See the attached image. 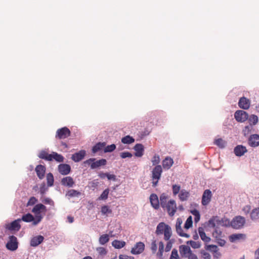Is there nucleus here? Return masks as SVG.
Listing matches in <instances>:
<instances>
[{
    "instance_id": "obj_43",
    "label": "nucleus",
    "mask_w": 259,
    "mask_h": 259,
    "mask_svg": "<svg viewBox=\"0 0 259 259\" xmlns=\"http://www.w3.org/2000/svg\"><path fill=\"white\" fill-rule=\"evenodd\" d=\"M219 227H215L214 231L212 233V236L217 239L220 238L222 234V232L219 229Z\"/></svg>"
},
{
    "instance_id": "obj_64",
    "label": "nucleus",
    "mask_w": 259,
    "mask_h": 259,
    "mask_svg": "<svg viewBox=\"0 0 259 259\" xmlns=\"http://www.w3.org/2000/svg\"><path fill=\"white\" fill-rule=\"evenodd\" d=\"M186 257L188 259H198L197 255L192 252Z\"/></svg>"
},
{
    "instance_id": "obj_28",
    "label": "nucleus",
    "mask_w": 259,
    "mask_h": 259,
    "mask_svg": "<svg viewBox=\"0 0 259 259\" xmlns=\"http://www.w3.org/2000/svg\"><path fill=\"white\" fill-rule=\"evenodd\" d=\"M38 157L42 159L48 161H52V153L49 154L45 151H41L39 153Z\"/></svg>"
},
{
    "instance_id": "obj_35",
    "label": "nucleus",
    "mask_w": 259,
    "mask_h": 259,
    "mask_svg": "<svg viewBox=\"0 0 259 259\" xmlns=\"http://www.w3.org/2000/svg\"><path fill=\"white\" fill-rule=\"evenodd\" d=\"M109 240V236L108 234H103L101 235L99 239V243L104 245L107 243Z\"/></svg>"
},
{
    "instance_id": "obj_14",
    "label": "nucleus",
    "mask_w": 259,
    "mask_h": 259,
    "mask_svg": "<svg viewBox=\"0 0 259 259\" xmlns=\"http://www.w3.org/2000/svg\"><path fill=\"white\" fill-rule=\"evenodd\" d=\"M59 172L62 175H67L71 171V167L67 164H60L58 167Z\"/></svg>"
},
{
    "instance_id": "obj_12",
    "label": "nucleus",
    "mask_w": 259,
    "mask_h": 259,
    "mask_svg": "<svg viewBox=\"0 0 259 259\" xmlns=\"http://www.w3.org/2000/svg\"><path fill=\"white\" fill-rule=\"evenodd\" d=\"M243 226V218L241 216L236 217L231 222V226L236 229L240 228Z\"/></svg>"
},
{
    "instance_id": "obj_60",
    "label": "nucleus",
    "mask_w": 259,
    "mask_h": 259,
    "mask_svg": "<svg viewBox=\"0 0 259 259\" xmlns=\"http://www.w3.org/2000/svg\"><path fill=\"white\" fill-rule=\"evenodd\" d=\"M120 157L122 158H125L126 157H132V154L129 152H123L120 153Z\"/></svg>"
},
{
    "instance_id": "obj_15",
    "label": "nucleus",
    "mask_w": 259,
    "mask_h": 259,
    "mask_svg": "<svg viewBox=\"0 0 259 259\" xmlns=\"http://www.w3.org/2000/svg\"><path fill=\"white\" fill-rule=\"evenodd\" d=\"M85 154L86 152L85 150H80L79 152L72 154L71 159L75 162H79L83 159Z\"/></svg>"
},
{
    "instance_id": "obj_59",
    "label": "nucleus",
    "mask_w": 259,
    "mask_h": 259,
    "mask_svg": "<svg viewBox=\"0 0 259 259\" xmlns=\"http://www.w3.org/2000/svg\"><path fill=\"white\" fill-rule=\"evenodd\" d=\"M97 250L100 255H105L107 253L106 249L104 247H98Z\"/></svg>"
},
{
    "instance_id": "obj_1",
    "label": "nucleus",
    "mask_w": 259,
    "mask_h": 259,
    "mask_svg": "<svg viewBox=\"0 0 259 259\" xmlns=\"http://www.w3.org/2000/svg\"><path fill=\"white\" fill-rule=\"evenodd\" d=\"M207 225L210 228H215V227L231 226V222L227 218L220 219L218 216H214L211 218L207 222Z\"/></svg>"
},
{
    "instance_id": "obj_55",
    "label": "nucleus",
    "mask_w": 259,
    "mask_h": 259,
    "mask_svg": "<svg viewBox=\"0 0 259 259\" xmlns=\"http://www.w3.org/2000/svg\"><path fill=\"white\" fill-rule=\"evenodd\" d=\"M169 259H179L178 251L176 249H172Z\"/></svg>"
},
{
    "instance_id": "obj_54",
    "label": "nucleus",
    "mask_w": 259,
    "mask_h": 259,
    "mask_svg": "<svg viewBox=\"0 0 259 259\" xmlns=\"http://www.w3.org/2000/svg\"><path fill=\"white\" fill-rule=\"evenodd\" d=\"M250 106V100L244 96V110H247Z\"/></svg>"
},
{
    "instance_id": "obj_24",
    "label": "nucleus",
    "mask_w": 259,
    "mask_h": 259,
    "mask_svg": "<svg viewBox=\"0 0 259 259\" xmlns=\"http://www.w3.org/2000/svg\"><path fill=\"white\" fill-rule=\"evenodd\" d=\"M105 146V142H98L93 147L92 149V153L95 154L98 152V151L104 148Z\"/></svg>"
},
{
    "instance_id": "obj_6",
    "label": "nucleus",
    "mask_w": 259,
    "mask_h": 259,
    "mask_svg": "<svg viewBox=\"0 0 259 259\" xmlns=\"http://www.w3.org/2000/svg\"><path fill=\"white\" fill-rule=\"evenodd\" d=\"M6 248L11 251L17 250L18 247V242L16 237L14 235L10 236L9 241L6 244Z\"/></svg>"
},
{
    "instance_id": "obj_50",
    "label": "nucleus",
    "mask_w": 259,
    "mask_h": 259,
    "mask_svg": "<svg viewBox=\"0 0 259 259\" xmlns=\"http://www.w3.org/2000/svg\"><path fill=\"white\" fill-rule=\"evenodd\" d=\"M200 254L201 259H211V255L210 254L205 250H201Z\"/></svg>"
},
{
    "instance_id": "obj_17",
    "label": "nucleus",
    "mask_w": 259,
    "mask_h": 259,
    "mask_svg": "<svg viewBox=\"0 0 259 259\" xmlns=\"http://www.w3.org/2000/svg\"><path fill=\"white\" fill-rule=\"evenodd\" d=\"M44 237L41 235H38L32 237L30 240V246L36 247L43 242Z\"/></svg>"
},
{
    "instance_id": "obj_49",
    "label": "nucleus",
    "mask_w": 259,
    "mask_h": 259,
    "mask_svg": "<svg viewBox=\"0 0 259 259\" xmlns=\"http://www.w3.org/2000/svg\"><path fill=\"white\" fill-rule=\"evenodd\" d=\"M172 190L174 195H177L181 191V186L179 185H173L172 186Z\"/></svg>"
},
{
    "instance_id": "obj_16",
    "label": "nucleus",
    "mask_w": 259,
    "mask_h": 259,
    "mask_svg": "<svg viewBox=\"0 0 259 259\" xmlns=\"http://www.w3.org/2000/svg\"><path fill=\"white\" fill-rule=\"evenodd\" d=\"M46 170V167L42 165L39 164L36 166L35 171L39 179L42 180L44 178Z\"/></svg>"
},
{
    "instance_id": "obj_4",
    "label": "nucleus",
    "mask_w": 259,
    "mask_h": 259,
    "mask_svg": "<svg viewBox=\"0 0 259 259\" xmlns=\"http://www.w3.org/2000/svg\"><path fill=\"white\" fill-rule=\"evenodd\" d=\"M84 163L90 165L92 169H95L101 166H104L107 164L105 159H101L96 161L94 158H91L84 161Z\"/></svg>"
},
{
    "instance_id": "obj_9",
    "label": "nucleus",
    "mask_w": 259,
    "mask_h": 259,
    "mask_svg": "<svg viewBox=\"0 0 259 259\" xmlns=\"http://www.w3.org/2000/svg\"><path fill=\"white\" fill-rule=\"evenodd\" d=\"M145 249V244L143 242H137L132 248L131 252L133 254H139L143 252Z\"/></svg>"
},
{
    "instance_id": "obj_22",
    "label": "nucleus",
    "mask_w": 259,
    "mask_h": 259,
    "mask_svg": "<svg viewBox=\"0 0 259 259\" xmlns=\"http://www.w3.org/2000/svg\"><path fill=\"white\" fill-rule=\"evenodd\" d=\"M174 163L173 159L169 157H166L163 161H162V166L165 169H169L172 165Z\"/></svg>"
},
{
    "instance_id": "obj_33",
    "label": "nucleus",
    "mask_w": 259,
    "mask_h": 259,
    "mask_svg": "<svg viewBox=\"0 0 259 259\" xmlns=\"http://www.w3.org/2000/svg\"><path fill=\"white\" fill-rule=\"evenodd\" d=\"M163 234H164V240L166 241L168 240L171 236V228L169 226H166V230Z\"/></svg>"
},
{
    "instance_id": "obj_25",
    "label": "nucleus",
    "mask_w": 259,
    "mask_h": 259,
    "mask_svg": "<svg viewBox=\"0 0 259 259\" xmlns=\"http://www.w3.org/2000/svg\"><path fill=\"white\" fill-rule=\"evenodd\" d=\"M166 226L168 225L165 224L164 223H160L157 226L156 230V233L157 235L162 234L166 230Z\"/></svg>"
},
{
    "instance_id": "obj_30",
    "label": "nucleus",
    "mask_w": 259,
    "mask_h": 259,
    "mask_svg": "<svg viewBox=\"0 0 259 259\" xmlns=\"http://www.w3.org/2000/svg\"><path fill=\"white\" fill-rule=\"evenodd\" d=\"M53 159L57 162H63L64 158L62 155L56 152H53L52 153V160Z\"/></svg>"
},
{
    "instance_id": "obj_52",
    "label": "nucleus",
    "mask_w": 259,
    "mask_h": 259,
    "mask_svg": "<svg viewBox=\"0 0 259 259\" xmlns=\"http://www.w3.org/2000/svg\"><path fill=\"white\" fill-rule=\"evenodd\" d=\"M115 145L113 144L110 145H108L106 147L105 146L104 151L105 153L111 152L113 151L115 149Z\"/></svg>"
},
{
    "instance_id": "obj_11",
    "label": "nucleus",
    "mask_w": 259,
    "mask_h": 259,
    "mask_svg": "<svg viewBox=\"0 0 259 259\" xmlns=\"http://www.w3.org/2000/svg\"><path fill=\"white\" fill-rule=\"evenodd\" d=\"M20 219H18L7 225L6 228L10 231H18L21 228V225L20 224Z\"/></svg>"
},
{
    "instance_id": "obj_21",
    "label": "nucleus",
    "mask_w": 259,
    "mask_h": 259,
    "mask_svg": "<svg viewBox=\"0 0 259 259\" xmlns=\"http://www.w3.org/2000/svg\"><path fill=\"white\" fill-rule=\"evenodd\" d=\"M150 200L152 206L155 209H158L159 206V202L157 196L155 194H152L150 196Z\"/></svg>"
},
{
    "instance_id": "obj_18",
    "label": "nucleus",
    "mask_w": 259,
    "mask_h": 259,
    "mask_svg": "<svg viewBox=\"0 0 259 259\" xmlns=\"http://www.w3.org/2000/svg\"><path fill=\"white\" fill-rule=\"evenodd\" d=\"M179 251L182 256L186 257L191 252L189 246L185 245H182L180 246Z\"/></svg>"
},
{
    "instance_id": "obj_20",
    "label": "nucleus",
    "mask_w": 259,
    "mask_h": 259,
    "mask_svg": "<svg viewBox=\"0 0 259 259\" xmlns=\"http://www.w3.org/2000/svg\"><path fill=\"white\" fill-rule=\"evenodd\" d=\"M136 152L135 155L137 157H142L144 154V146L141 144H137L134 147Z\"/></svg>"
},
{
    "instance_id": "obj_31",
    "label": "nucleus",
    "mask_w": 259,
    "mask_h": 259,
    "mask_svg": "<svg viewBox=\"0 0 259 259\" xmlns=\"http://www.w3.org/2000/svg\"><path fill=\"white\" fill-rule=\"evenodd\" d=\"M113 247L117 249H120L125 245V242L123 241L115 240L112 242Z\"/></svg>"
},
{
    "instance_id": "obj_56",
    "label": "nucleus",
    "mask_w": 259,
    "mask_h": 259,
    "mask_svg": "<svg viewBox=\"0 0 259 259\" xmlns=\"http://www.w3.org/2000/svg\"><path fill=\"white\" fill-rule=\"evenodd\" d=\"M37 202V199L35 197H31L27 203V206H30V205H33Z\"/></svg>"
},
{
    "instance_id": "obj_53",
    "label": "nucleus",
    "mask_w": 259,
    "mask_h": 259,
    "mask_svg": "<svg viewBox=\"0 0 259 259\" xmlns=\"http://www.w3.org/2000/svg\"><path fill=\"white\" fill-rule=\"evenodd\" d=\"M192 214L194 216V221L195 223H197L200 220V214L198 210L194 209L191 211Z\"/></svg>"
},
{
    "instance_id": "obj_46",
    "label": "nucleus",
    "mask_w": 259,
    "mask_h": 259,
    "mask_svg": "<svg viewBox=\"0 0 259 259\" xmlns=\"http://www.w3.org/2000/svg\"><path fill=\"white\" fill-rule=\"evenodd\" d=\"M160 161V157L157 154H155L153 157L152 158L151 162L152 163L153 165H158Z\"/></svg>"
},
{
    "instance_id": "obj_27",
    "label": "nucleus",
    "mask_w": 259,
    "mask_h": 259,
    "mask_svg": "<svg viewBox=\"0 0 259 259\" xmlns=\"http://www.w3.org/2000/svg\"><path fill=\"white\" fill-rule=\"evenodd\" d=\"M164 252V243L160 241L158 243V250L156 253V256L159 259H163V253Z\"/></svg>"
},
{
    "instance_id": "obj_63",
    "label": "nucleus",
    "mask_w": 259,
    "mask_h": 259,
    "mask_svg": "<svg viewBox=\"0 0 259 259\" xmlns=\"http://www.w3.org/2000/svg\"><path fill=\"white\" fill-rule=\"evenodd\" d=\"M221 256V254L220 252L218 251V250L213 252V257L214 259H219Z\"/></svg>"
},
{
    "instance_id": "obj_8",
    "label": "nucleus",
    "mask_w": 259,
    "mask_h": 259,
    "mask_svg": "<svg viewBox=\"0 0 259 259\" xmlns=\"http://www.w3.org/2000/svg\"><path fill=\"white\" fill-rule=\"evenodd\" d=\"M70 134L69 129L67 127H63L57 131L55 137L58 139H63L69 137Z\"/></svg>"
},
{
    "instance_id": "obj_57",
    "label": "nucleus",
    "mask_w": 259,
    "mask_h": 259,
    "mask_svg": "<svg viewBox=\"0 0 259 259\" xmlns=\"http://www.w3.org/2000/svg\"><path fill=\"white\" fill-rule=\"evenodd\" d=\"M205 249L206 250H210L212 252H214L215 251L218 250V247L215 245H208L205 246Z\"/></svg>"
},
{
    "instance_id": "obj_51",
    "label": "nucleus",
    "mask_w": 259,
    "mask_h": 259,
    "mask_svg": "<svg viewBox=\"0 0 259 259\" xmlns=\"http://www.w3.org/2000/svg\"><path fill=\"white\" fill-rule=\"evenodd\" d=\"M109 190L108 189H105L99 197V200H106L108 198Z\"/></svg>"
},
{
    "instance_id": "obj_34",
    "label": "nucleus",
    "mask_w": 259,
    "mask_h": 259,
    "mask_svg": "<svg viewBox=\"0 0 259 259\" xmlns=\"http://www.w3.org/2000/svg\"><path fill=\"white\" fill-rule=\"evenodd\" d=\"M135 142V139L130 136H126L121 139V142L123 144H130Z\"/></svg>"
},
{
    "instance_id": "obj_45",
    "label": "nucleus",
    "mask_w": 259,
    "mask_h": 259,
    "mask_svg": "<svg viewBox=\"0 0 259 259\" xmlns=\"http://www.w3.org/2000/svg\"><path fill=\"white\" fill-rule=\"evenodd\" d=\"M234 153L237 156H241L243 155V146L238 145L234 149Z\"/></svg>"
},
{
    "instance_id": "obj_62",
    "label": "nucleus",
    "mask_w": 259,
    "mask_h": 259,
    "mask_svg": "<svg viewBox=\"0 0 259 259\" xmlns=\"http://www.w3.org/2000/svg\"><path fill=\"white\" fill-rule=\"evenodd\" d=\"M190 244H191V246L194 248H198L200 247L199 243H198L196 242L193 241H190Z\"/></svg>"
},
{
    "instance_id": "obj_44",
    "label": "nucleus",
    "mask_w": 259,
    "mask_h": 259,
    "mask_svg": "<svg viewBox=\"0 0 259 259\" xmlns=\"http://www.w3.org/2000/svg\"><path fill=\"white\" fill-rule=\"evenodd\" d=\"M101 211L102 213L104 215H107L108 214L111 213L112 212L109 207L107 205L102 206Z\"/></svg>"
},
{
    "instance_id": "obj_38",
    "label": "nucleus",
    "mask_w": 259,
    "mask_h": 259,
    "mask_svg": "<svg viewBox=\"0 0 259 259\" xmlns=\"http://www.w3.org/2000/svg\"><path fill=\"white\" fill-rule=\"evenodd\" d=\"M234 116L237 121H238V122H242L243 121H242L243 111L237 110L235 113Z\"/></svg>"
},
{
    "instance_id": "obj_41",
    "label": "nucleus",
    "mask_w": 259,
    "mask_h": 259,
    "mask_svg": "<svg viewBox=\"0 0 259 259\" xmlns=\"http://www.w3.org/2000/svg\"><path fill=\"white\" fill-rule=\"evenodd\" d=\"M47 184L49 186H52L54 184V177L52 173L49 172L47 175Z\"/></svg>"
},
{
    "instance_id": "obj_47",
    "label": "nucleus",
    "mask_w": 259,
    "mask_h": 259,
    "mask_svg": "<svg viewBox=\"0 0 259 259\" xmlns=\"http://www.w3.org/2000/svg\"><path fill=\"white\" fill-rule=\"evenodd\" d=\"M176 228V231L178 234L181 237H184L186 238H189L190 237L189 235L187 233H185L183 232V230L182 227H177Z\"/></svg>"
},
{
    "instance_id": "obj_29",
    "label": "nucleus",
    "mask_w": 259,
    "mask_h": 259,
    "mask_svg": "<svg viewBox=\"0 0 259 259\" xmlns=\"http://www.w3.org/2000/svg\"><path fill=\"white\" fill-rule=\"evenodd\" d=\"M20 219V221H24L25 222L29 223V222H33V221L35 220L34 219V217L30 213H28L26 214L23 215L21 219Z\"/></svg>"
},
{
    "instance_id": "obj_13",
    "label": "nucleus",
    "mask_w": 259,
    "mask_h": 259,
    "mask_svg": "<svg viewBox=\"0 0 259 259\" xmlns=\"http://www.w3.org/2000/svg\"><path fill=\"white\" fill-rule=\"evenodd\" d=\"M212 196L211 192L210 190L207 189L203 192L202 197V204L203 205H207L210 201Z\"/></svg>"
},
{
    "instance_id": "obj_23",
    "label": "nucleus",
    "mask_w": 259,
    "mask_h": 259,
    "mask_svg": "<svg viewBox=\"0 0 259 259\" xmlns=\"http://www.w3.org/2000/svg\"><path fill=\"white\" fill-rule=\"evenodd\" d=\"M198 233L200 235L201 239L205 243H208L210 242L211 239L210 237L206 236L205 233L204 232V229L202 227H199L198 228Z\"/></svg>"
},
{
    "instance_id": "obj_5",
    "label": "nucleus",
    "mask_w": 259,
    "mask_h": 259,
    "mask_svg": "<svg viewBox=\"0 0 259 259\" xmlns=\"http://www.w3.org/2000/svg\"><path fill=\"white\" fill-rule=\"evenodd\" d=\"M249 125H246L244 128V132L247 131V134L251 133L252 131L253 132V126L257 124L258 121V118L257 115L251 114L249 116V118L247 121Z\"/></svg>"
},
{
    "instance_id": "obj_10",
    "label": "nucleus",
    "mask_w": 259,
    "mask_h": 259,
    "mask_svg": "<svg viewBox=\"0 0 259 259\" xmlns=\"http://www.w3.org/2000/svg\"><path fill=\"white\" fill-rule=\"evenodd\" d=\"M248 144L251 147L259 146V135L255 134L251 135L248 139Z\"/></svg>"
},
{
    "instance_id": "obj_40",
    "label": "nucleus",
    "mask_w": 259,
    "mask_h": 259,
    "mask_svg": "<svg viewBox=\"0 0 259 259\" xmlns=\"http://www.w3.org/2000/svg\"><path fill=\"white\" fill-rule=\"evenodd\" d=\"M243 237V234H232L229 236V240L232 242H235V241L241 239Z\"/></svg>"
},
{
    "instance_id": "obj_42",
    "label": "nucleus",
    "mask_w": 259,
    "mask_h": 259,
    "mask_svg": "<svg viewBox=\"0 0 259 259\" xmlns=\"http://www.w3.org/2000/svg\"><path fill=\"white\" fill-rule=\"evenodd\" d=\"M167 196L163 193L160 196V204L162 207H164V206H166V204L167 202Z\"/></svg>"
},
{
    "instance_id": "obj_26",
    "label": "nucleus",
    "mask_w": 259,
    "mask_h": 259,
    "mask_svg": "<svg viewBox=\"0 0 259 259\" xmlns=\"http://www.w3.org/2000/svg\"><path fill=\"white\" fill-rule=\"evenodd\" d=\"M189 196V192L185 189L181 190L179 195V198L182 201H186Z\"/></svg>"
},
{
    "instance_id": "obj_19",
    "label": "nucleus",
    "mask_w": 259,
    "mask_h": 259,
    "mask_svg": "<svg viewBox=\"0 0 259 259\" xmlns=\"http://www.w3.org/2000/svg\"><path fill=\"white\" fill-rule=\"evenodd\" d=\"M61 184L65 186L72 187L74 184V181L72 177L68 176L61 180Z\"/></svg>"
},
{
    "instance_id": "obj_61",
    "label": "nucleus",
    "mask_w": 259,
    "mask_h": 259,
    "mask_svg": "<svg viewBox=\"0 0 259 259\" xmlns=\"http://www.w3.org/2000/svg\"><path fill=\"white\" fill-rule=\"evenodd\" d=\"M119 259H134V257L132 256H128L125 254H120L119 256Z\"/></svg>"
},
{
    "instance_id": "obj_7",
    "label": "nucleus",
    "mask_w": 259,
    "mask_h": 259,
    "mask_svg": "<svg viewBox=\"0 0 259 259\" xmlns=\"http://www.w3.org/2000/svg\"><path fill=\"white\" fill-rule=\"evenodd\" d=\"M165 205L162 208L166 209L169 215L174 216L177 209L176 201L174 200H170L166 203Z\"/></svg>"
},
{
    "instance_id": "obj_32",
    "label": "nucleus",
    "mask_w": 259,
    "mask_h": 259,
    "mask_svg": "<svg viewBox=\"0 0 259 259\" xmlns=\"http://www.w3.org/2000/svg\"><path fill=\"white\" fill-rule=\"evenodd\" d=\"M250 218L252 220H256L259 218V207L253 209L250 214Z\"/></svg>"
},
{
    "instance_id": "obj_48",
    "label": "nucleus",
    "mask_w": 259,
    "mask_h": 259,
    "mask_svg": "<svg viewBox=\"0 0 259 259\" xmlns=\"http://www.w3.org/2000/svg\"><path fill=\"white\" fill-rule=\"evenodd\" d=\"M192 224H193L192 218L191 216H190L187 219V220L185 223V225H184L185 229H189L191 227H192Z\"/></svg>"
},
{
    "instance_id": "obj_2",
    "label": "nucleus",
    "mask_w": 259,
    "mask_h": 259,
    "mask_svg": "<svg viewBox=\"0 0 259 259\" xmlns=\"http://www.w3.org/2000/svg\"><path fill=\"white\" fill-rule=\"evenodd\" d=\"M47 209L46 206L43 205L42 204L39 203L35 205L33 209H32V212L34 213L35 215V220L33 221L32 225L33 226H36L39 222H41L42 217L40 214L41 211H46Z\"/></svg>"
},
{
    "instance_id": "obj_3",
    "label": "nucleus",
    "mask_w": 259,
    "mask_h": 259,
    "mask_svg": "<svg viewBox=\"0 0 259 259\" xmlns=\"http://www.w3.org/2000/svg\"><path fill=\"white\" fill-rule=\"evenodd\" d=\"M162 172V168L161 165H156L152 170V186L155 187L158 183Z\"/></svg>"
},
{
    "instance_id": "obj_39",
    "label": "nucleus",
    "mask_w": 259,
    "mask_h": 259,
    "mask_svg": "<svg viewBox=\"0 0 259 259\" xmlns=\"http://www.w3.org/2000/svg\"><path fill=\"white\" fill-rule=\"evenodd\" d=\"M80 195V193L77 190L71 189L67 192L66 195L70 197H77Z\"/></svg>"
},
{
    "instance_id": "obj_36",
    "label": "nucleus",
    "mask_w": 259,
    "mask_h": 259,
    "mask_svg": "<svg viewBox=\"0 0 259 259\" xmlns=\"http://www.w3.org/2000/svg\"><path fill=\"white\" fill-rule=\"evenodd\" d=\"M150 249L152 253L155 254L156 253L157 250V244L155 239H153L150 245Z\"/></svg>"
},
{
    "instance_id": "obj_58",
    "label": "nucleus",
    "mask_w": 259,
    "mask_h": 259,
    "mask_svg": "<svg viewBox=\"0 0 259 259\" xmlns=\"http://www.w3.org/2000/svg\"><path fill=\"white\" fill-rule=\"evenodd\" d=\"M42 202L45 204H48L51 205H54V201L49 198H45L42 200Z\"/></svg>"
},
{
    "instance_id": "obj_37",
    "label": "nucleus",
    "mask_w": 259,
    "mask_h": 259,
    "mask_svg": "<svg viewBox=\"0 0 259 259\" xmlns=\"http://www.w3.org/2000/svg\"><path fill=\"white\" fill-rule=\"evenodd\" d=\"M214 143L215 145H217L218 147H219L221 148H223L225 147V145L226 144V142L223 140L222 138H219L218 139H216Z\"/></svg>"
}]
</instances>
